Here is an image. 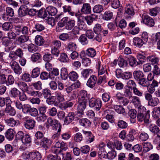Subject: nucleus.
<instances>
[{"instance_id":"obj_1","label":"nucleus","mask_w":160,"mask_h":160,"mask_svg":"<svg viewBox=\"0 0 160 160\" xmlns=\"http://www.w3.org/2000/svg\"><path fill=\"white\" fill-rule=\"evenodd\" d=\"M67 149L66 143L62 141L60 142L57 141L55 142L54 145L51 148L52 152L56 154L62 153L63 151H65Z\"/></svg>"},{"instance_id":"obj_2","label":"nucleus","mask_w":160,"mask_h":160,"mask_svg":"<svg viewBox=\"0 0 160 160\" xmlns=\"http://www.w3.org/2000/svg\"><path fill=\"white\" fill-rule=\"evenodd\" d=\"M89 105L90 107L94 108L95 109L98 111L100 109L102 105V102L99 99L92 98L89 100Z\"/></svg>"},{"instance_id":"obj_3","label":"nucleus","mask_w":160,"mask_h":160,"mask_svg":"<svg viewBox=\"0 0 160 160\" xmlns=\"http://www.w3.org/2000/svg\"><path fill=\"white\" fill-rule=\"evenodd\" d=\"M47 122L49 125L52 126L54 130H57L58 128V131L60 130L61 126L58 121L55 119H52L51 118H49L47 119Z\"/></svg>"},{"instance_id":"obj_4","label":"nucleus","mask_w":160,"mask_h":160,"mask_svg":"<svg viewBox=\"0 0 160 160\" xmlns=\"http://www.w3.org/2000/svg\"><path fill=\"white\" fill-rule=\"evenodd\" d=\"M101 62L100 60H98L97 66L98 70V75H103L104 76H108L107 67L105 65H101Z\"/></svg>"},{"instance_id":"obj_5","label":"nucleus","mask_w":160,"mask_h":160,"mask_svg":"<svg viewBox=\"0 0 160 160\" xmlns=\"http://www.w3.org/2000/svg\"><path fill=\"white\" fill-rule=\"evenodd\" d=\"M135 14L134 9L131 5H127L125 9V15L126 18L129 19L132 18Z\"/></svg>"},{"instance_id":"obj_6","label":"nucleus","mask_w":160,"mask_h":160,"mask_svg":"<svg viewBox=\"0 0 160 160\" xmlns=\"http://www.w3.org/2000/svg\"><path fill=\"white\" fill-rule=\"evenodd\" d=\"M142 22L150 27H153L155 24L153 19L148 15H142Z\"/></svg>"},{"instance_id":"obj_7","label":"nucleus","mask_w":160,"mask_h":160,"mask_svg":"<svg viewBox=\"0 0 160 160\" xmlns=\"http://www.w3.org/2000/svg\"><path fill=\"white\" fill-rule=\"evenodd\" d=\"M87 102L78 100L77 105V112L80 115L84 114L83 111L86 107Z\"/></svg>"},{"instance_id":"obj_8","label":"nucleus","mask_w":160,"mask_h":160,"mask_svg":"<svg viewBox=\"0 0 160 160\" xmlns=\"http://www.w3.org/2000/svg\"><path fill=\"white\" fill-rule=\"evenodd\" d=\"M41 158V155L38 152H30L26 156L27 158L30 160H40Z\"/></svg>"},{"instance_id":"obj_9","label":"nucleus","mask_w":160,"mask_h":160,"mask_svg":"<svg viewBox=\"0 0 160 160\" xmlns=\"http://www.w3.org/2000/svg\"><path fill=\"white\" fill-rule=\"evenodd\" d=\"M28 117H25L24 119L26 122H24V125L25 127L28 129H32L35 125V121L33 119H27Z\"/></svg>"},{"instance_id":"obj_10","label":"nucleus","mask_w":160,"mask_h":160,"mask_svg":"<svg viewBox=\"0 0 160 160\" xmlns=\"http://www.w3.org/2000/svg\"><path fill=\"white\" fill-rule=\"evenodd\" d=\"M10 64L16 74L19 75L21 73L22 69L16 62L14 60H12Z\"/></svg>"},{"instance_id":"obj_11","label":"nucleus","mask_w":160,"mask_h":160,"mask_svg":"<svg viewBox=\"0 0 160 160\" xmlns=\"http://www.w3.org/2000/svg\"><path fill=\"white\" fill-rule=\"evenodd\" d=\"M139 112L137 115V119L138 121L140 122L144 121L145 123H149V115L148 113L146 114L145 116H144V114L141 112Z\"/></svg>"},{"instance_id":"obj_12","label":"nucleus","mask_w":160,"mask_h":160,"mask_svg":"<svg viewBox=\"0 0 160 160\" xmlns=\"http://www.w3.org/2000/svg\"><path fill=\"white\" fill-rule=\"evenodd\" d=\"M158 82L156 80L153 79L151 83L150 84L149 82V85L147 87V90L149 92L153 93L156 91L155 88L158 87Z\"/></svg>"},{"instance_id":"obj_13","label":"nucleus","mask_w":160,"mask_h":160,"mask_svg":"<svg viewBox=\"0 0 160 160\" xmlns=\"http://www.w3.org/2000/svg\"><path fill=\"white\" fill-rule=\"evenodd\" d=\"M28 39V37L25 35H22L19 36L17 41L19 45L21 47L23 48H26V44H24V43L27 41Z\"/></svg>"},{"instance_id":"obj_14","label":"nucleus","mask_w":160,"mask_h":160,"mask_svg":"<svg viewBox=\"0 0 160 160\" xmlns=\"http://www.w3.org/2000/svg\"><path fill=\"white\" fill-rule=\"evenodd\" d=\"M97 78L94 75H92L90 76L88 79L86 85L91 88H93L97 82Z\"/></svg>"},{"instance_id":"obj_15","label":"nucleus","mask_w":160,"mask_h":160,"mask_svg":"<svg viewBox=\"0 0 160 160\" xmlns=\"http://www.w3.org/2000/svg\"><path fill=\"white\" fill-rule=\"evenodd\" d=\"M81 12L82 14H88L91 12V7L88 3H84L81 9Z\"/></svg>"},{"instance_id":"obj_16","label":"nucleus","mask_w":160,"mask_h":160,"mask_svg":"<svg viewBox=\"0 0 160 160\" xmlns=\"http://www.w3.org/2000/svg\"><path fill=\"white\" fill-rule=\"evenodd\" d=\"M18 87L22 92H27L28 90V86L27 84L23 81H18L16 83Z\"/></svg>"},{"instance_id":"obj_17","label":"nucleus","mask_w":160,"mask_h":160,"mask_svg":"<svg viewBox=\"0 0 160 160\" xmlns=\"http://www.w3.org/2000/svg\"><path fill=\"white\" fill-rule=\"evenodd\" d=\"M98 18V16L92 14L90 15L87 16L84 18L85 20L86 21L87 24L89 25H91L93 21Z\"/></svg>"},{"instance_id":"obj_18","label":"nucleus","mask_w":160,"mask_h":160,"mask_svg":"<svg viewBox=\"0 0 160 160\" xmlns=\"http://www.w3.org/2000/svg\"><path fill=\"white\" fill-rule=\"evenodd\" d=\"M55 97L59 102H62L65 100L63 92L62 91H57L54 93Z\"/></svg>"},{"instance_id":"obj_19","label":"nucleus","mask_w":160,"mask_h":160,"mask_svg":"<svg viewBox=\"0 0 160 160\" xmlns=\"http://www.w3.org/2000/svg\"><path fill=\"white\" fill-rule=\"evenodd\" d=\"M52 143L50 139L44 138L42 139L41 144L43 148L45 150H47L51 145Z\"/></svg>"},{"instance_id":"obj_20","label":"nucleus","mask_w":160,"mask_h":160,"mask_svg":"<svg viewBox=\"0 0 160 160\" xmlns=\"http://www.w3.org/2000/svg\"><path fill=\"white\" fill-rule=\"evenodd\" d=\"M89 97L87 94V92L85 90H82L79 92L78 100L87 101Z\"/></svg>"},{"instance_id":"obj_21","label":"nucleus","mask_w":160,"mask_h":160,"mask_svg":"<svg viewBox=\"0 0 160 160\" xmlns=\"http://www.w3.org/2000/svg\"><path fill=\"white\" fill-rule=\"evenodd\" d=\"M28 8L26 5L21 6L18 10L19 15L21 17L25 16L28 13Z\"/></svg>"},{"instance_id":"obj_22","label":"nucleus","mask_w":160,"mask_h":160,"mask_svg":"<svg viewBox=\"0 0 160 160\" xmlns=\"http://www.w3.org/2000/svg\"><path fill=\"white\" fill-rule=\"evenodd\" d=\"M133 42L134 46L139 48H141L143 44H146L142 41V39L137 37L133 38Z\"/></svg>"},{"instance_id":"obj_23","label":"nucleus","mask_w":160,"mask_h":160,"mask_svg":"<svg viewBox=\"0 0 160 160\" xmlns=\"http://www.w3.org/2000/svg\"><path fill=\"white\" fill-rule=\"evenodd\" d=\"M75 114L72 112H69L64 121L65 124H68L71 122L74 119Z\"/></svg>"},{"instance_id":"obj_24","label":"nucleus","mask_w":160,"mask_h":160,"mask_svg":"<svg viewBox=\"0 0 160 160\" xmlns=\"http://www.w3.org/2000/svg\"><path fill=\"white\" fill-rule=\"evenodd\" d=\"M6 106V112L10 115L12 116H14L16 113V111L15 110L11 107L10 103L9 102L7 103Z\"/></svg>"},{"instance_id":"obj_25","label":"nucleus","mask_w":160,"mask_h":160,"mask_svg":"<svg viewBox=\"0 0 160 160\" xmlns=\"http://www.w3.org/2000/svg\"><path fill=\"white\" fill-rule=\"evenodd\" d=\"M15 132L12 129H8L5 133L6 138L9 140H12L14 138Z\"/></svg>"},{"instance_id":"obj_26","label":"nucleus","mask_w":160,"mask_h":160,"mask_svg":"<svg viewBox=\"0 0 160 160\" xmlns=\"http://www.w3.org/2000/svg\"><path fill=\"white\" fill-rule=\"evenodd\" d=\"M46 11L47 12L48 15L51 16L55 15L57 12V9L51 6L46 8Z\"/></svg>"},{"instance_id":"obj_27","label":"nucleus","mask_w":160,"mask_h":160,"mask_svg":"<svg viewBox=\"0 0 160 160\" xmlns=\"http://www.w3.org/2000/svg\"><path fill=\"white\" fill-rule=\"evenodd\" d=\"M27 93L29 95L33 97H40L42 96L41 92L39 91H35L33 89H29Z\"/></svg>"},{"instance_id":"obj_28","label":"nucleus","mask_w":160,"mask_h":160,"mask_svg":"<svg viewBox=\"0 0 160 160\" xmlns=\"http://www.w3.org/2000/svg\"><path fill=\"white\" fill-rule=\"evenodd\" d=\"M134 78L138 81L142 78L144 77V75L142 72L140 71H135L133 72Z\"/></svg>"},{"instance_id":"obj_29","label":"nucleus","mask_w":160,"mask_h":160,"mask_svg":"<svg viewBox=\"0 0 160 160\" xmlns=\"http://www.w3.org/2000/svg\"><path fill=\"white\" fill-rule=\"evenodd\" d=\"M77 48V45L75 42H70L67 45V49L68 51L72 52L75 51Z\"/></svg>"},{"instance_id":"obj_30","label":"nucleus","mask_w":160,"mask_h":160,"mask_svg":"<svg viewBox=\"0 0 160 160\" xmlns=\"http://www.w3.org/2000/svg\"><path fill=\"white\" fill-rule=\"evenodd\" d=\"M63 12L71 16H73L75 15V12L72 10L71 7L69 6L65 5L63 7Z\"/></svg>"},{"instance_id":"obj_31","label":"nucleus","mask_w":160,"mask_h":160,"mask_svg":"<svg viewBox=\"0 0 160 160\" xmlns=\"http://www.w3.org/2000/svg\"><path fill=\"white\" fill-rule=\"evenodd\" d=\"M159 102V99L157 97H152L148 102V104L149 105L154 107L157 105Z\"/></svg>"},{"instance_id":"obj_32","label":"nucleus","mask_w":160,"mask_h":160,"mask_svg":"<svg viewBox=\"0 0 160 160\" xmlns=\"http://www.w3.org/2000/svg\"><path fill=\"white\" fill-rule=\"evenodd\" d=\"M143 148V151L144 152H147L152 148V146L150 142H143L142 143Z\"/></svg>"},{"instance_id":"obj_33","label":"nucleus","mask_w":160,"mask_h":160,"mask_svg":"<svg viewBox=\"0 0 160 160\" xmlns=\"http://www.w3.org/2000/svg\"><path fill=\"white\" fill-rule=\"evenodd\" d=\"M138 82V83L139 85L143 87H147L149 85V82L148 80L145 78H142Z\"/></svg>"},{"instance_id":"obj_34","label":"nucleus","mask_w":160,"mask_h":160,"mask_svg":"<svg viewBox=\"0 0 160 160\" xmlns=\"http://www.w3.org/2000/svg\"><path fill=\"white\" fill-rule=\"evenodd\" d=\"M129 64L130 66L132 67H135L136 66L140 64V62L137 61L134 57H130L129 58Z\"/></svg>"},{"instance_id":"obj_35","label":"nucleus","mask_w":160,"mask_h":160,"mask_svg":"<svg viewBox=\"0 0 160 160\" xmlns=\"http://www.w3.org/2000/svg\"><path fill=\"white\" fill-rule=\"evenodd\" d=\"M35 43L37 45L41 46L44 43L45 40L42 36L38 35L35 37Z\"/></svg>"},{"instance_id":"obj_36","label":"nucleus","mask_w":160,"mask_h":160,"mask_svg":"<svg viewBox=\"0 0 160 160\" xmlns=\"http://www.w3.org/2000/svg\"><path fill=\"white\" fill-rule=\"evenodd\" d=\"M60 75L61 78L64 80H66L69 76V74L66 68H62L61 70Z\"/></svg>"},{"instance_id":"obj_37","label":"nucleus","mask_w":160,"mask_h":160,"mask_svg":"<svg viewBox=\"0 0 160 160\" xmlns=\"http://www.w3.org/2000/svg\"><path fill=\"white\" fill-rule=\"evenodd\" d=\"M149 14L152 16H156L160 12V8L156 7L149 10Z\"/></svg>"},{"instance_id":"obj_38","label":"nucleus","mask_w":160,"mask_h":160,"mask_svg":"<svg viewBox=\"0 0 160 160\" xmlns=\"http://www.w3.org/2000/svg\"><path fill=\"white\" fill-rule=\"evenodd\" d=\"M75 22L74 20H68L65 26L66 28L68 30H72L74 27Z\"/></svg>"},{"instance_id":"obj_39","label":"nucleus","mask_w":160,"mask_h":160,"mask_svg":"<svg viewBox=\"0 0 160 160\" xmlns=\"http://www.w3.org/2000/svg\"><path fill=\"white\" fill-rule=\"evenodd\" d=\"M5 122L7 125L11 127H14L17 123V121L12 118L5 120Z\"/></svg>"},{"instance_id":"obj_40","label":"nucleus","mask_w":160,"mask_h":160,"mask_svg":"<svg viewBox=\"0 0 160 160\" xmlns=\"http://www.w3.org/2000/svg\"><path fill=\"white\" fill-rule=\"evenodd\" d=\"M147 58L148 61L150 62L152 64H157L159 60V58L154 57L153 56H148Z\"/></svg>"},{"instance_id":"obj_41","label":"nucleus","mask_w":160,"mask_h":160,"mask_svg":"<svg viewBox=\"0 0 160 160\" xmlns=\"http://www.w3.org/2000/svg\"><path fill=\"white\" fill-rule=\"evenodd\" d=\"M15 81L13 77L11 75H8V77L6 78V84L7 86H9L12 85Z\"/></svg>"},{"instance_id":"obj_42","label":"nucleus","mask_w":160,"mask_h":160,"mask_svg":"<svg viewBox=\"0 0 160 160\" xmlns=\"http://www.w3.org/2000/svg\"><path fill=\"white\" fill-rule=\"evenodd\" d=\"M131 102L135 107L140 106L141 104V101L139 98L137 96H133L131 98Z\"/></svg>"},{"instance_id":"obj_43","label":"nucleus","mask_w":160,"mask_h":160,"mask_svg":"<svg viewBox=\"0 0 160 160\" xmlns=\"http://www.w3.org/2000/svg\"><path fill=\"white\" fill-rule=\"evenodd\" d=\"M68 77L71 80L75 81L78 78V75L76 72L72 71L69 73Z\"/></svg>"},{"instance_id":"obj_44","label":"nucleus","mask_w":160,"mask_h":160,"mask_svg":"<svg viewBox=\"0 0 160 160\" xmlns=\"http://www.w3.org/2000/svg\"><path fill=\"white\" fill-rule=\"evenodd\" d=\"M59 60L62 62H68L69 61V58L67 54L65 53H62L60 54Z\"/></svg>"},{"instance_id":"obj_45","label":"nucleus","mask_w":160,"mask_h":160,"mask_svg":"<svg viewBox=\"0 0 160 160\" xmlns=\"http://www.w3.org/2000/svg\"><path fill=\"white\" fill-rule=\"evenodd\" d=\"M79 122L81 125L86 127H88L91 124L90 121L87 118H83L80 120Z\"/></svg>"},{"instance_id":"obj_46","label":"nucleus","mask_w":160,"mask_h":160,"mask_svg":"<svg viewBox=\"0 0 160 160\" xmlns=\"http://www.w3.org/2000/svg\"><path fill=\"white\" fill-rule=\"evenodd\" d=\"M38 15L39 17L44 18L48 15V12L46 9H41L38 11Z\"/></svg>"},{"instance_id":"obj_47","label":"nucleus","mask_w":160,"mask_h":160,"mask_svg":"<svg viewBox=\"0 0 160 160\" xmlns=\"http://www.w3.org/2000/svg\"><path fill=\"white\" fill-rule=\"evenodd\" d=\"M8 56L7 54L3 52H0V61L5 63H8L9 61Z\"/></svg>"},{"instance_id":"obj_48","label":"nucleus","mask_w":160,"mask_h":160,"mask_svg":"<svg viewBox=\"0 0 160 160\" xmlns=\"http://www.w3.org/2000/svg\"><path fill=\"white\" fill-rule=\"evenodd\" d=\"M86 53L88 56L91 58L94 57L96 55V51L92 48H88L86 50Z\"/></svg>"},{"instance_id":"obj_49","label":"nucleus","mask_w":160,"mask_h":160,"mask_svg":"<svg viewBox=\"0 0 160 160\" xmlns=\"http://www.w3.org/2000/svg\"><path fill=\"white\" fill-rule=\"evenodd\" d=\"M32 139L30 135L25 134L24 135L22 141L24 144L30 143L31 142Z\"/></svg>"},{"instance_id":"obj_50","label":"nucleus","mask_w":160,"mask_h":160,"mask_svg":"<svg viewBox=\"0 0 160 160\" xmlns=\"http://www.w3.org/2000/svg\"><path fill=\"white\" fill-rule=\"evenodd\" d=\"M148 134L144 132H142L139 135V140L142 141H145L149 138Z\"/></svg>"},{"instance_id":"obj_51","label":"nucleus","mask_w":160,"mask_h":160,"mask_svg":"<svg viewBox=\"0 0 160 160\" xmlns=\"http://www.w3.org/2000/svg\"><path fill=\"white\" fill-rule=\"evenodd\" d=\"M149 130L152 132L155 133L159 134L160 131L159 128L154 124H151L149 126Z\"/></svg>"},{"instance_id":"obj_52","label":"nucleus","mask_w":160,"mask_h":160,"mask_svg":"<svg viewBox=\"0 0 160 160\" xmlns=\"http://www.w3.org/2000/svg\"><path fill=\"white\" fill-rule=\"evenodd\" d=\"M113 17V13L110 11H106L103 15V19L108 20L111 19Z\"/></svg>"},{"instance_id":"obj_53","label":"nucleus","mask_w":160,"mask_h":160,"mask_svg":"<svg viewBox=\"0 0 160 160\" xmlns=\"http://www.w3.org/2000/svg\"><path fill=\"white\" fill-rule=\"evenodd\" d=\"M113 108L115 111L119 114L125 112L124 109L121 105H116L114 106Z\"/></svg>"},{"instance_id":"obj_54","label":"nucleus","mask_w":160,"mask_h":160,"mask_svg":"<svg viewBox=\"0 0 160 160\" xmlns=\"http://www.w3.org/2000/svg\"><path fill=\"white\" fill-rule=\"evenodd\" d=\"M79 42L83 45L88 44V41L87 37L85 34L82 35L78 39Z\"/></svg>"},{"instance_id":"obj_55","label":"nucleus","mask_w":160,"mask_h":160,"mask_svg":"<svg viewBox=\"0 0 160 160\" xmlns=\"http://www.w3.org/2000/svg\"><path fill=\"white\" fill-rule=\"evenodd\" d=\"M40 58L41 55L40 53H35L32 55L31 60L33 62H38Z\"/></svg>"},{"instance_id":"obj_56","label":"nucleus","mask_w":160,"mask_h":160,"mask_svg":"<svg viewBox=\"0 0 160 160\" xmlns=\"http://www.w3.org/2000/svg\"><path fill=\"white\" fill-rule=\"evenodd\" d=\"M132 92L130 90V88H125L124 91L123 96L125 97L128 98L129 99L132 97Z\"/></svg>"},{"instance_id":"obj_57","label":"nucleus","mask_w":160,"mask_h":160,"mask_svg":"<svg viewBox=\"0 0 160 160\" xmlns=\"http://www.w3.org/2000/svg\"><path fill=\"white\" fill-rule=\"evenodd\" d=\"M40 73V68L37 67L35 68L32 70L31 77L33 78H37L39 76Z\"/></svg>"},{"instance_id":"obj_58","label":"nucleus","mask_w":160,"mask_h":160,"mask_svg":"<svg viewBox=\"0 0 160 160\" xmlns=\"http://www.w3.org/2000/svg\"><path fill=\"white\" fill-rule=\"evenodd\" d=\"M12 27V24L10 22H6L2 25L3 30L5 31H8Z\"/></svg>"},{"instance_id":"obj_59","label":"nucleus","mask_w":160,"mask_h":160,"mask_svg":"<svg viewBox=\"0 0 160 160\" xmlns=\"http://www.w3.org/2000/svg\"><path fill=\"white\" fill-rule=\"evenodd\" d=\"M21 79L26 82H29L31 80L32 78L30 74L27 73H24L22 76Z\"/></svg>"},{"instance_id":"obj_60","label":"nucleus","mask_w":160,"mask_h":160,"mask_svg":"<svg viewBox=\"0 0 160 160\" xmlns=\"http://www.w3.org/2000/svg\"><path fill=\"white\" fill-rule=\"evenodd\" d=\"M51 45L52 48L59 49L61 46V43L60 41L55 40L52 42Z\"/></svg>"},{"instance_id":"obj_61","label":"nucleus","mask_w":160,"mask_h":160,"mask_svg":"<svg viewBox=\"0 0 160 160\" xmlns=\"http://www.w3.org/2000/svg\"><path fill=\"white\" fill-rule=\"evenodd\" d=\"M20 92L18 89L14 88L11 90L10 94L11 97L16 98L18 96Z\"/></svg>"},{"instance_id":"obj_62","label":"nucleus","mask_w":160,"mask_h":160,"mask_svg":"<svg viewBox=\"0 0 160 160\" xmlns=\"http://www.w3.org/2000/svg\"><path fill=\"white\" fill-rule=\"evenodd\" d=\"M50 73L46 72H41L40 75V78L42 80H47L50 78Z\"/></svg>"},{"instance_id":"obj_63","label":"nucleus","mask_w":160,"mask_h":160,"mask_svg":"<svg viewBox=\"0 0 160 160\" xmlns=\"http://www.w3.org/2000/svg\"><path fill=\"white\" fill-rule=\"evenodd\" d=\"M31 85L36 90H40L42 88V83L40 81H38L32 83Z\"/></svg>"},{"instance_id":"obj_64","label":"nucleus","mask_w":160,"mask_h":160,"mask_svg":"<svg viewBox=\"0 0 160 160\" xmlns=\"http://www.w3.org/2000/svg\"><path fill=\"white\" fill-rule=\"evenodd\" d=\"M42 95H43L44 98H47L48 96L51 95V91L48 88H45L42 90Z\"/></svg>"}]
</instances>
